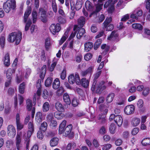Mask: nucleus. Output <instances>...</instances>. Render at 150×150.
<instances>
[{
	"label": "nucleus",
	"instance_id": "1",
	"mask_svg": "<svg viewBox=\"0 0 150 150\" xmlns=\"http://www.w3.org/2000/svg\"><path fill=\"white\" fill-rule=\"evenodd\" d=\"M66 123L67 121L65 120H64L61 123L59 128V134H62L65 137L69 135L71 136L73 134V132H72V125L71 124H70L64 128Z\"/></svg>",
	"mask_w": 150,
	"mask_h": 150
},
{
	"label": "nucleus",
	"instance_id": "2",
	"mask_svg": "<svg viewBox=\"0 0 150 150\" xmlns=\"http://www.w3.org/2000/svg\"><path fill=\"white\" fill-rule=\"evenodd\" d=\"M22 39V33L20 31L15 32L10 34L8 36V40L10 42L16 41V45L19 44Z\"/></svg>",
	"mask_w": 150,
	"mask_h": 150
},
{
	"label": "nucleus",
	"instance_id": "3",
	"mask_svg": "<svg viewBox=\"0 0 150 150\" xmlns=\"http://www.w3.org/2000/svg\"><path fill=\"white\" fill-rule=\"evenodd\" d=\"M31 12V8L29 6L25 11L24 16L23 22L25 23L26 24L25 27V31H28L30 25L32 24L31 20L28 18V17Z\"/></svg>",
	"mask_w": 150,
	"mask_h": 150
},
{
	"label": "nucleus",
	"instance_id": "4",
	"mask_svg": "<svg viewBox=\"0 0 150 150\" xmlns=\"http://www.w3.org/2000/svg\"><path fill=\"white\" fill-rule=\"evenodd\" d=\"M73 30L74 32H72L69 36L68 39L69 40H71L75 37L78 30V31L76 35V37L78 39H80L83 34L85 33V30L84 28H79V27H78L76 25L74 26Z\"/></svg>",
	"mask_w": 150,
	"mask_h": 150
},
{
	"label": "nucleus",
	"instance_id": "5",
	"mask_svg": "<svg viewBox=\"0 0 150 150\" xmlns=\"http://www.w3.org/2000/svg\"><path fill=\"white\" fill-rule=\"evenodd\" d=\"M76 83L77 85H80L84 88H87L89 86L90 83L89 79H87L85 78H82L80 79L79 74L76 73L75 74Z\"/></svg>",
	"mask_w": 150,
	"mask_h": 150
},
{
	"label": "nucleus",
	"instance_id": "6",
	"mask_svg": "<svg viewBox=\"0 0 150 150\" xmlns=\"http://www.w3.org/2000/svg\"><path fill=\"white\" fill-rule=\"evenodd\" d=\"M3 8L6 13H8L11 9H14L16 7V2L14 1L9 0L4 3Z\"/></svg>",
	"mask_w": 150,
	"mask_h": 150
},
{
	"label": "nucleus",
	"instance_id": "7",
	"mask_svg": "<svg viewBox=\"0 0 150 150\" xmlns=\"http://www.w3.org/2000/svg\"><path fill=\"white\" fill-rule=\"evenodd\" d=\"M113 120L117 124L118 126H120L121 125L123 122V119L122 116L119 115H115L114 114H111L109 118V120L110 121Z\"/></svg>",
	"mask_w": 150,
	"mask_h": 150
},
{
	"label": "nucleus",
	"instance_id": "8",
	"mask_svg": "<svg viewBox=\"0 0 150 150\" xmlns=\"http://www.w3.org/2000/svg\"><path fill=\"white\" fill-rule=\"evenodd\" d=\"M112 20L111 17L107 18L103 23L104 27L107 31H111L114 28V26L113 25L110 24Z\"/></svg>",
	"mask_w": 150,
	"mask_h": 150
},
{
	"label": "nucleus",
	"instance_id": "9",
	"mask_svg": "<svg viewBox=\"0 0 150 150\" xmlns=\"http://www.w3.org/2000/svg\"><path fill=\"white\" fill-rule=\"evenodd\" d=\"M104 82L103 81H102L100 82H96V84L95 86L94 90L92 89V87L91 88V90L92 91H94L96 90V92L97 93H99L100 91H101L105 89L106 88V86L104 85Z\"/></svg>",
	"mask_w": 150,
	"mask_h": 150
},
{
	"label": "nucleus",
	"instance_id": "10",
	"mask_svg": "<svg viewBox=\"0 0 150 150\" xmlns=\"http://www.w3.org/2000/svg\"><path fill=\"white\" fill-rule=\"evenodd\" d=\"M117 2V0H109L105 4L104 7L107 8L108 7V11L111 13L114 9V5Z\"/></svg>",
	"mask_w": 150,
	"mask_h": 150
},
{
	"label": "nucleus",
	"instance_id": "11",
	"mask_svg": "<svg viewBox=\"0 0 150 150\" xmlns=\"http://www.w3.org/2000/svg\"><path fill=\"white\" fill-rule=\"evenodd\" d=\"M49 30L53 35H55L56 33L59 32L60 31V25L59 23L52 24L50 26Z\"/></svg>",
	"mask_w": 150,
	"mask_h": 150
},
{
	"label": "nucleus",
	"instance_id": "12",
	"mask_svg": "<svg viewBox=\"0 0 150 150\" xmlns=\"http://www.w3.org/2000/svg\"><path fill=\"white\" fill-rule=\"evenodd\" d=\"M46 11L42 8H40L39 10L38 15L40 19L42 22H46Z\"/></svg>",
	"mask_w": 150,
	"mask_h": 150
},
{
	"label": "nucleus",
	"instance_id": "13",
	"mask_svg": "<svg viewBox=\"0 0 150 150\" xmlns=\"http://www.w3.org/2000/svg\"><path fill=\"white\" fill-rule=\"evenodd\" d=\"M7 134L11 138L14 137L16 134L15 128L12 125H9L7 127Z\"/></svg>",
	"mask_w": 150,
	"mask_h": 150
},
{
	"label": "nucleus",
	"instance_id": "14",
	"mask_svg": "<svg viewBox=\"0 0 150 150\" xmlns=\"http://www.w3.org/2000/svg\"><path fill=\"white\" fill-rule=\"evenodd\" d=\"M93 71V67H90L86 70L81 71V75L83 77H86L87 75H89V79H90L91 77Z\"/></svg>",
	"mask_w": 150,
	"mask_h": 150
},
{
	"label": "nucleus",
	"instance_id": "15",
	"mask_svg": "<svg viewBox=\"0 0 150 150\" xmlns=\"http://www.w3.org/2000/svg\"><path fill=\"white\" fill-rule=\"evenodd\" d=\"M135 110V107L133 105H129L125 107L124 109L125 113L127 115L133 114Z\"/></svg>",
	"mask_w": 150,
	"mask_h": 150
},
{
	"label": "nucleus",
	"instance_id": "16",
	"mask_svg": "<svg viewBox=\"0 0 150 150\" xmlns=\"http://www.w3.org/2000/svg\"><path fill=\"white\" fill-rule=\"evenodd\" d=\"M16 144L17 150H21L22 147L21 143V135L17 134L16 138Z\"/></svg>",
	"mask_w": 150,
	"mask_h": 150
},
{
	"label": "nucleus",
	"instance_id": "17",
	"mask_svg": "<svg viewBox=\"0 0 150 150\" xmlns=\"http://www.w3.org/2000/svg\"><path fill=\"white\" fill-rule=\"evenodd\" d=\"M16 121L17 128L18 130H21L23 128L24 125L20 122V115L18 113H17L16 116Z\"/></svg>",
	"mask_w": 150,
	"mask_h": 150
},
{
	"label": "nucleus",
	"instance_id": "18",
	"mask_svg": "<svg viewBox=\"0 0 150 150\" xmlns=\"http://www.w3.org/2000/svg\"><path fill=\"white\" fill-rule=\"evenodd\" d=\"M101 73V71H97L95 74L93 75V83L92 85V89L94 90V87L95 88V86L96 84V82L97 81V79L99 77Z\"/></svg>",
	"mask_w": 150,
	"mask_h": 150
},
{
	"label": "nucleus",
	"instance_id": "19",
	"mask_svg": "<svg viewBox=\"0 0 150 150\" xmlns=\"http://www.w3.org/2000/svg\"><path fill=\"white\" fill-rule=\"evenodd\" d=\"M28 130L27 133V137H30L34 131V128L33 123L29 122L28 124Z\"/></svg>",
	"mask_w": 150,
	"mask_h": 150
},
{
	"label": "nucleus",
	"instance_id": "20",
	"mask_svg": "<svg viewBox=\"0 0 150 150\" xmlns=\"http://www.w3.org/2000/svg\"><path fill=\"white\" fill-rule=\"evenodd\" d=\"M118 34L117 31H112L110 35L108 37V39L109 40H114L117 38Z\"/></svg>",
	"mask_w": 150,
	"mask_h": 150
},
{
	"label": "nucleus",
	"instance_id": "21",
	"mask_svg": "<svg viewBox=\"0 0 150 150\" xmlns=\"http://www.w3.org/2000/svg\"><path fill=\"white\" fill-rule=\"evenodd\" d=\"M84 49L86 52L90 51L93 46V44L91 42H88L84 44Z\"/></svg>",
	"mask_w": 150,
	"mask_h": 150
},
{
	"label": "nucleus",
	"instance_id": "22",
	"mask_svg": "<svg viewBox=\"0 0 150 150\" xmlns=\"http://www.w3.org/2000/svg\"><path fill=\"white\" fill-rule=\"evenodd\" d=\"M4 64L6 66H8L10 64L9 54L8 53H6L3 59Z\"/></svg>",
	"mask_w": 150,
	"mask_h": 150
},
{
	"label": "nucleus",
	"instance_id": "23",
	"mask_svg": "<svg viewBox=\"0 0 150 150\" xmlns=\"http://www.w3.org/2000/svg\"><path fill=\"white\" fill-rule=\"evenodd\" d=\"M59 142V139L56 137L52 138L50 141V144L51 146L53 147L57 146Z\"/></svg>",
	"mask_w": 150,
	"mask_h": 150
},
{
	"label": "nucleus",
	"instance_id": "24",
	"mask_svg": "<svg viewBox=\"0 0 150 150\" xmlns=\"http://www.w3.org/2000/svg\"><path fill=\"white\" fill-rule=\"evenodd\" d=\"M115 96V94L113 93H110L107 96L106 98V101L107 103H109L111 102Z\"/></svg>",
	"mask_w": 150,
	"mask_h": 150
},
{
	"label": "nucleus",
	"instance_id": "25",
	"mask_svg": "<svg viewBox=\"0 0 150 150\" xmlns=\"http://www.w3.org/2000/svg\"><path fill=\"white\" fill-rule=\"evenodd\" d=\"M142 15V10H139L136 11V14L133 13L131 14L130 17L132 18H134L136 20L138 19V16H140Z\"/></svg>",
	"mask_w": 150,
	"mask_h": 150
},
{
	"label": "nucleus",
	"instance_id": "26",
	"mask_svg": "<svg viewBox=\"0 0 150 150\" xmlns=\"http://www.w3.org/2000/svg\"><path fill=\"white\" fill-rule=\"evenodd\" d=\"M46 72V66L45 65H43L41 68L40 76V78L43 80L45 76Z\"/></svg>",
	"mask_w": 150,
	"mask_h": 150
},
{
	"label": "nucleus",
	"instance_id": "27",
	"mask_svg": "<svg viewBox=\"0 0 150 150\" xmlns=\"http://www.w3.org/2000/svg\"><path fill=\"white\" fill-rule=\"evenodd\" d=\"M15 72V70L14 69H12L11 68L8 69L6 73V77L8 79H11V76L13 73H14Z\"/></svg>",
	"mask_w": 150,
	"mask_h": 150
},
{
	"label": "nucleus",
	"instance_id": "28",
	"mask_svg": "<svg viewBox=\"0 0 150 150\" xmlns=\"http://www.w3.org/2000/svg\"><path fill=\"white\" fill-rule=\"evenodd\" d=\"M60 82L58 78H56L54 80L52 84V87L54 89H57L60 86Z\"/></svg>",
	"mask_w": 150,
	"mask_h": 150
},
{
	"label": "nucleus",
	"instance_id": "29",
	"mask_svg": "<svg viewBox=\"0 0 150 150\" xmlns=\"http://www.w3.org/2000/svg\"><path fill=\"white\" fill-rule=\"evenodd\" d=\"M55 108L59 112H63L64 110L62 105L59 102H57L56 103Z\"/></svg>",
	"mask_w": 150,
	"mask_h": 150
},
{
	"label": "nucleus",
	"instance_id": "30",
	"mask_svg": "<svg viewBox=\"0 0 150 150\" xmlns=\"http://www.w3.org/2000/svg\"><path fill=\"white\" fill-rule=\"evenodd\" d=\"M63 100L66 104L69 105L71 103V101L69 95L67 93L64 94L63 96Z\"/></svg>",
	"mask_w": 150,
	"mask_h": 150
},
{
	"label": "nucleus",
	"instance_id": "31",
	"mask_svg": "<svg viewBox=\"0 0 150 150\" xmlns=\"http://www.w3.org/2000/svg\"><path fill=\"white\" fill-rule=\"evenodd\" d=\"M85 23V19L83 16L80 17L78 20V23L80 27H82L83 26Z\"/></svg>",
	"mask_w": 150,
	"mask_h": 150
},
{
	"label": "nucleus",
	"instance_id": "32",
	"mask_svg": "<svg viewBox=\"0 0 150 150\" xmlns=\"http://www.w3.org/2000/svg\"><path fill=\"white\" fill-rule=\"evenodd\" d=\"M33 104L32 100L28 99L26 100V108L28 111L32 110L33 108Z\"/></svg>",
	"mask_w": 150,
	"mask_h": 150
},
{
	"label": "nucleus",
	"instance_id": "33",
	"mask_svg": "<svg viewBox=\"0 0 150 150\" xmlns=\"http://www.w3.org/2000/svg\"><path fill=\"white\" fill-rule=\"evenodd\" d=\"M23 79V75L22 74V72L19 71L18 74L16 75V81L18 83H20Z\"/></svg>",
	"mask_w": 150,
	"mask_h": 150
},
{
	"label": "nucleus",
	"instance_id": "34",
	"mask_svg": "<svg viewBox=\"0 0 150 150\" xmlns=\"http://www.w3.org/2000/svg\"><path fill=\"white\" fill-rule=\"evenodd\" d=\"M103 6V4H98L96 7V9L95 11H93L90 15V16H91V15H97V13L98 12L100 11L101 9L102 8V7Z\"/></svg>",
	"mask_w": 150,
	"mask_h": 150
},
{
	"label": "nucleus",
	"instance_id": "35",
	"mask_svg": "<svg viewBox=\"0 0 150 150\" xmlns=\"http://www.w3.org/2000/svg\"><path fill=\"white\" fill-rule=\"evenodd\" d=\"M43 119L42 113L40 112H37L35 116V120L37 122L40 123L42 121Z\"/></svg>",
	"mask_w": 150,
	"mask_h": 150
},
{
	"label": "nucleus",
	"instance_id": "36",
	"mask_svg": "<svg viewBox=\"0 0 150 150\" xmlns=\"http://www.w3.org/2000/svg\"><path fill=\"white\" fill-rule=\"evenodd\" d=\"M47 123L45 122H44L41 124L40 129L41 131L44 132L47 130Z\"/></svg>",
	"mask_w": 150,
	"mask_h": 150
},
{
	"label": "nucleus",
	"instance_id": "37",
	"mask_svg": "<svg viewBox=\"0 0 150 150\" xmlns=\"http://www.w3.org/2000/svg\"><path fill=\"white\" fill-rule=\"evenodd\" d=\"M132 28L137 29L139 30H141L143 29V26L140 24L137 23H135L132 25Z\"/></svg>",
	"mask_w": 150,
	"mask_h": 150
},
{
	"label": "nucleus",
	"instance_id": "38",
	"mask_svg": "<svg viewBox=\"0 0 150 150\" xmlns=\"http://www.w3.org/2000/svg\"><path fill=\"white\" fill-rule=\"evenodd\" d=\"M109 129L110 132L111 134H114L116 130V125L114 123H111L110 125Z\"/></svg>",
	"mask_w": 150,
	"mask_h": 150
},
{
	"label": "nucleus",
	"instance_id": "39",
	"mask_svg": "<svg viewBox=\"0 0 150 150\" xmlns=\"http://www.w3.org/2000/svg\"><path fill=\"white\" fill-rule=\"evenodd\" d=\"M68 81L70 83L74 84L76 82V76L74 74H72L69 75L68 78Z\"/></svg>",
	"mask_w": 150,
	"mask_h": 150
},
{
	"label": "nucleus",
	"instance_id": "40",
	"mask_svg": "<svg viewBox=\"0 0 150 150\" xmlns=\"http://www.w3.org/2000/svg\"><path fill=\"white\" fill-rule=\"evenodd\" d=\"M25 83L23 82L21 83L19 87V91L20 93L23 94L25 91Z\"/></svg>",
	"mask_w": 150,
	"mask_h": 150
},
{
	"label": "nucleus",
	"instance_id": "41",
	"mask_svg": "<svg viewBox=\"0 0 150 150\" xmlns=\"http://www.w3.org/2000/svg\"><path fill=\"white\" fill-rule=\"evenodd\" d=\"M140 122V119L138 118H134L132 121V124L134 126H136L139 124Z\"/></svg>",
	"mask_w": 150,
	"mask_h": 150
},
{
	"label": "nucleus",
	"instance_id": "42",
	"mask_svg": "<svg viewBox=\"0 0 150 150\" xmlns=\"http://www.w3.org/2000/svg\"><path fill=\"white\" fill-rule=\"evenodd\" d=\"M85 6L87 10L91 11L92 8V4L89 1H87L85 3Z\"/></svg>",
	"mask_w": 150,
	"mask_h": 150
},
{
	"label": "nucleus",
	"instance_id": "43",
	"mask_svg": "<svg viewBox=\"0 0 150 150\" xmlns=\"http://www.w3.org/2000/svg\"><path fill=\"white\" fill-rule=\"evenodd\" d=\"M50 108V105L48 102L45 103L42 106V110L44 112H47L48 111Z\"/></svg>",
	"mask_w": 150,
	"mask_h": 150
},
{
	"label": "nucleus",
	"instance_id": "44",
	"mask_svg": "<svg viewBox=\"0 0 150 150\" xmlns=\"http://www.w3.org/2000/svg\"><path fill=\"white\" fill-rule=\"evenodd\" d=\"M50 40V38H47L45 40V48L47 50H48L51 45Z\"/></svg>",
	"mask_w": 150,
	"mask_h": 150
},
{
	"label": "nucleus",
	"instance_id": "45",
	"mask_svg": "<svg viewBox=\"0 0 150 150\" xmlns=\"http://www.w3.org/2000/svg\"><path fill=\"white\" fill-rule=\"evenodd\" d=\"M52 81L53 79L51 77H48L45 81V86L46 87L49 86H50L51 85Z\"/></svg>",
	"mask_w": 150,
	"mask_h": 150
},
{
	"label": "nucleus",
	"instance_id": "46",
	"mask_svg": "<svg viewBox=\"0 0 150 150\" xmlns=\"http://www.w3.org/2000/svg\"><path fill=\"white\" fill-rule=\"evenodd\" d=\"M82 2L81 0H78L75 5V8L76 10H79L82 7Z\"/></svg>",
	"mask_w": 150,
	"mask_h": 150
},
{
	"label": "nucleus",
	"instance_id": "47",
	"mask_svg": "<svg viewBox=\"0 0 150 150\" xmlns=\"http://www.w3.org/2000/svg\"><path fill=\"white\" fill-rule=\"evenodd\" d=\"M32 16L33 19V23H35L37 21L38 13L35 11L33 10L32 12Z\"/></svg>",
	"mask_w": 150,
	"mask_h": 150
},
{
	"label": "nucleus",
	"instance_id": "48",
	"mask_svg": "<svg viewBox=\"0 0 150 150\" xmlns=\"http://www.w3.org/2000/svg\"><path fill=\"white\" fill-rule=\"evenodd\" d=\"M76 144L74 142L69 143L67 145L66 150H71V149H74L75 147Z\"/></svg>",
	"mask_w": 150,
	"mask_h": 150
},
{
	"label": "nucleus",
	"instance_id": "49",
	"mask_svg": "<svg viewBox=\"0 0 150 150\" xmlns=\"http://www.w3.org/2000/svg\"><path fill=\"white\" fill-rule=\"evenodd\" d=\"M142 144L144 146L149 145L150 144V138H145L143 139L142 141Z\"/></svg>",
	"mask_w": 150,
	"mask_h": 150
},
{
	"label": "nucleus",
	"instance_id": "50",
	"mask_svg": "<svg viewBox=\"0 0 150 150\" xmlns=\"http://www.w3.org/2000/svg\"><path fill=\"white\" fill-rule=\"evenodd\" d=\"M133 85V83H129L128 85V86H131L129 90V92L130 93H133L135 92L136 91V89L135 86H132Z\"/></svg>",
	"mask_w": 150,
	"mask_h": 150
},
{
	"label": "nucleus",
	"instance_id": "51",
	"mask_svg": "<svg viewBox=\"0 0 150 150\" xmlns=\"http://www.w3.org/2000/svg\"><path fill=\"white\" fill-rule=\"evenodd\" d=\"M137 106L142 111H143L144 109V108L143 107V101L142 99H140L139 100L137 103Z\"/></svg>",
	"mask_w": 150,
	"mask_h": 150
},
{
	"label": "nucleus",
	"instance_id": "52",
	"mask_svg": "<svg viewBox=\"0 0 150 150\" xmlns=\"http://www.w3.org/2000/svg\"><path fill=\"white\" fill-rule=\"evenodd\" d=\"M102 42V40L100 39H98L95 42L94 47V49L96 50Z\"/></svg>",
	"mask_w": 150,
	"mask_h": 150
},
{
	"label": "nucleus",
	"instance_id": "53",
	"mask_svg": "<svg viewBox=\"0 0 150 150\" xmlns=\"http://www.w3.org/2000/svg\"><path fill=\"white\" fill-rule=\"evenodd\" d=\"M52 7L54 12L56 13L57 11V7L55 2V0H52Z\"/></svg>",
	"mask_w": 150,
	"mask_h": 150
},
{
	"label": "nucleus",
	"instance_id": "54",
	"mask_svg": "<svg viewBox=\"0 0 150 150\" xmlns=\"http://www.w3.org/2000/svg\"><path fill=\"white\" fill-rule=\"evenodd\" d=\"M99 132L102 135L105 134L106 132V128L105 126H102L99 129Z\"/></svg>",
	"mask_w": 150,
	"mask_h": 150
},
{
	"label": "nucleus",
	"instance_id": "55",
	"mask_svg": "<svg viewBox=\"0 0 150 150\" xmlns=\"http://www.w3.org/2000/svg\"><path fill=\"white\" fill-rule=\"evenodd\" d=\"M31 69L30 68H27L25 70V78H27L31 73Z\"/></svg>",
	"mask_w": 150,
	"mask_h": 150
},
{
	"label": "nucleus",
	"instance_id": "56",
	"mask_svg": "<svg viewBox=\"0 0 150 150\" xmlns=\"http://www.w3.org/2000/svg\"><path fill=\"white\" fill-rule=\"evenodd\" d=\"M92 57V54L90 53H88L85 55L84 58L86 61H88Z\"/></svg>",
	"mask_w": 150,
	"mask_h": 150
},
{
	"label": "nucleus",
	"instance_id": "57",
	"mask_svg": "<svg viewBox=\"0 0 150 150\" xmlns=\"http://www.w3.org/2000/svg\"><path fill=\"white\" fill-rule=\"evenodd\" d=\"M149 88H145L143 91V94L145 96H147L149 93Z\"/></svg>",
	"mask_w": 150,
	"mask_h": 150
},
{
	"label": "nucleus",
	"instance_id": "58",
	"mask_svg": "<svg viewBox=\"0 0 150 150\" xmlns=\"http://www.w3.org/2000/svg\"><path fill=\"white\" fill-rule=\"evenodd\" d=\"M101 48L102 49H105V52H108L110 49L109 46L106 45L105 44L101 46Z\"/></svg>",
	"mask_w": 150,
	"mask_h": 150
},
{
	"label": "nucleus",
	"instance_id": "59",
	"mask_svg": "<svg viewBox=\"0 0 150 150\" xmlns=\"http://www.w3.org/2000/svg\"><path fill=\"white\" fill-rule=\"evenodd\" d=\"M71 103L74 107H76L79 104V101L76 98H74L72 100Z\"/></svg>",
	"mask_w": 150,
	"mask_h": 150
},
{
	"label": "nucleus",
	"instance_id": "60",
	"mask_svg": "<svg viewBox=\"0 0 150 150\" xmlns=\"http://www.w3.org/2000/svg\"><path fill=\"white\" fill-rule=\"evenodd\" d=\"M64 91V89L62 87H60L57 90V94L58 96H61L63 94Z\"/></svg>",
	"mask_w": 150,
	"mask_h": 150
},
{
	"label": "nucleus",
	"instance_id": "61",
	"mask_svg": "<svg viewBox=\"0 0 150 150\" xmlns=\"http://www.w3.org/2000/svg\"><path fill=\"white\" fill-rule=\"evenodd\" d=\"M5 38L3 36L0 37V43L2 47H4L5 42Z\"/></svg>",
	"mask_w": 150,
	"mask_h": 150
},
{
	"label": "nucleus",
	"instance_id": "62",
	"mask_svg": "<svg viewBox=\"0 0 150 150\" xmlns=\"http://www.w3.org/2000/svg\"><path fill=\"white\" fill-rule=\"evenodd\" d=\"M57 64V62H54L51 64V66L50 67H49V70L50 71H53Z\"/></svg>",
	"mask_w": 150,
	"mask_h": 150
},
{
	"label": "nucleus",
	"instance_id": "63",
	"mask_svg": "<svg viewBox=\"0 0 150 150\" xmlns=\"http://www.w3.org/2000/svg\"><path fill=\"white\" fill-rule=\"evenodd\" d=\"M66 76V71L65 69H64L62 71V72L60 77L62 79V80L64 79Z\"/></svg>",
	"mask_w": 150,
	"mask_h": 150
},
{
	"label": "nucleus",
	"instance_id": "64",
	"mask_svg": "<svg viewBox=\"0 0 150 150\" xmlns=\"http://www.w3.org/2000/svg\"><path fill=\"white\" fill-rule=\"evenodd\" d=\"M112 147L111 145L110 144H107L103 145V150H108Z\"/></svg>",
	"mask_w": 150,
	"mask_h": 150
}]
</instances>
